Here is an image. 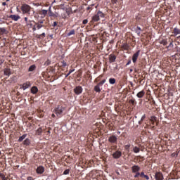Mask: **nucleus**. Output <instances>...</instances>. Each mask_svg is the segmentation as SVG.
Listing matches in <instances>:
<instances>
[{"label": "nucleus", "mask_w": 180, "mask_h": 180, "mask_svg": "<svg viewBox=\"0 0 180 180\" xmlns=\"http://www.w3.org/2000/svg\"><path fill=\"white\" fill-rule=\"evenodd\" d=\"M101 18H105V14L102 11H98L97 13L92 17V23H94V22H99Z\"/></svg>", "instance_id": "obj_1"}, {"label": "nucleus", "mask_w": 180, "mask_h": 180, "mask_svg": "<svg viewBox=\"0 0 180 180\" xmlns=\"http://www.w3.org/2000/svg\"><path fill=\"white\" fill-rule=\"evenodd\" d=\"M22 13H29L30 12V10L32 9V7L29 6V4H22L20 8Z\"/></svg>", "instance_id": "obj_2"}, {"label": "nucleus", "mask_w": 180, "mask_h": 180, "mask_svg": "<svg viewBox=\"0 0 180 180\" xmlns=\"http://www.w3.org/2000/svg\"><path fill=\"white\" fill-rule=\"evenodd\" d=\"M64 107L58 105V107L55 109V114L57 116H59V115H61L64 112Z\"/></svg>", "instance_id": "obj_3"}, {"label": "nucleus", "mask_w": 180, "mask_h": 180, "mask_svg": "<svg viewBox=\"0 0 180 180\" xmlns=\"http://www.w3.org/2000/svg\"><path fill=\"white\" fill-rule=\"evenodd\" d=\"M109 143L112 144H117V136L112 135L108 138Z\"/></svg>", "instance_id": "obj_4"}, {"label": "nucleus", "mask_w": 180, "mask_h": 180, "mask_svg": "<svg viewBox=\"0 0 180 180\" xmlns=\"http://www.w3.org/2000/svg\"><path fill=\"white\" fill-rule=\"evenodd\" d=\"M36 26H37V29L38 30H39V29H41V27H45L46 26L44 25H43V23H44V20H38L37 22H34Z\"/></svg>", "instance_id": "obj_5"}, {"label": "nucleus", "mask_w": 180, "mask_h": 180, "mask_svg": "<svg viewBox=\"0 0 180 180\" xmlns=\"http://www.w3.org/2000/svg\"><path fill=\"white\" fill-rule=\"evenodd\" d=\"M20 89H23V91L27 89V88H30L32 86V84H30V82H26L23 84L20 85Z\"/></svg>", "instance_id": "obj_6"}, {"label": "nucleus", "mask_w": 180, "mask_h": 180, "mask_svg": "<svg viewBox=\"0 0 180 180\" xmlns=\"http://www.w3.org/2000/svg\"><path fill=\"white\" fill-rule=\"evenodd\" d=\"M74 92L76 95H80V94H82V86H77L74 89Z\"/></svg>", "instance_id": "obj_7"}, {"label": "nucleus", "mask_w": 180, "mask_h": 180, "mask_svg": "<svg viewBox=\"0 0 180 180\" xmlns=\"http://www.w3.org/2000/svg\"><path fill=\"white\" fill-rule=\"evenodd\" d=\"M139 56H140V50L137 51L132 56V61L134 63L137 62V59L139 58Z\"/></svg>", "instance_id": "obj_8"}, {"label": "nucleus", "mask_w": 180, "mask_h": 180, "mask_svg": "<svg viewBox=\"0 0 180 180\" xmlns=\"http://www.w3.org/2000/svg\"><path fill=\"white\" fill-rule=\"evenodd\" d=\"M155 178L156 180H164V176L161 172H156L155 174Z\"/></svg>", "instance_id": "obj_9"}, {"label": "nucleus", "mask_w": 180, "mask_h": 180, "mask_svg": "<svg viewBox=\"0 0 180 180\" xmlns=\"http://www.w3.org/2000/svg\"><path fill=\"white\" fill-rule=\"evenodd\" d=\"M112 157L115 159L117 160L122 157V152L120 150H117L115 153L112 154Z\"/></svg>", "instance_id": "obj_10"}, {"label": "nucleus", "mask_w": 180, "mask_h": 180, "mask_svg": "<svg viewBox=\"0 0 180 180\" xmlns=\"http://www.w3.org/2000/svg\"><path fill=\"white\" fill-rule=\"evenodd\" d=\"M131 171L134 174H136V172H139L140 171V167L139 165H134L131 167Z\"/></svg>", "instance_id": "obj_11"}, {"label": "nucleus", "mask_w": 180, "mask_h": 180, "mask_svg": "<svg viewBox=\"0 0 180 180\" xmlns=\"http://www.w3.org/2000/svg\"><path fill=\"white\" fill-rule=\"evenodd\" d=\"M37 173L41 174L43 172H44V167L43 166H39L36 169Z\"/></svg>", "instance_id": "obj_12"}, {"label": "nucleus", "mask_w": 180, "mask_h": 180, "mask_svg": "<svg viewBox=\"0 0 180 180\" xmlns=\"http://www.w3.org/2000/svg\"><path fill=\"white\" fill-rule=\"evenodd\" d=\"M109 61L110 63H115V61H116V56L110 54L109 56Z\"/></svg>", "instance_id": "obj_13"}, {"label": "nucleus", "mask_w": 180, "mask_h": 180, "mask_svg": "<svg viewBox=\"0 0 180 180\" xmlns=\"http://www.w3.org/2000/svg\"><path fill=\"white\" fill-rule=\"evenodd\" d=\"M144 95H146V91H144V90H142L136 94V96L137 98H141L144 96Z\"/></svg>", "instance_id": "obj_14"}, {"label": "nucleus", "mask_w": 180, "mask_h": 180, "mask_svg": "<svg viewBox=\"0 0 180 180\" xmlns=\"http://www.w3.org/2000/svg\"><path fill=\"white\" fill-rule=\"evenodd\" d=\"M10 18L11 19H12V20H15V22H17V20H19V19H20V16L16 15H11Z\"/></svg>", "instance_id": "obj_15"}, {"label": "nucleus", "mask_w": 180, "mask_h": 180, "mask_svg": "<svg viewBox=\"0 0 180 180\" xmlns=\"http://www.w3.org/2000/svg\"><path fill=\"white\" fill-rule=\"evenodd\" d=\"M4 75H7L8 77H9L11 74H12V72H11V69H8V68H5L4 70Z\"/></svg>", "instance_id": "obj_16"}, {"label": "nucleus", "mask_w": 180, "mask_h": 180, "mask_svg": "<svg viewBox=\"0 0 180 180\" xmlns=\"http://www.w3.org/2000/svg\"><path fill=\"white\" fill-rule=\"evenodd\" d=\"M121 49H122V50L128 51L130 49V46L125 43L122 45Z\"/></svg>", "instance_id": "obj_17"}, {"label": "nucleus", "mask_w": 180, "mask_h": 180, "mask_svg": "<svg viewBox=\"0 0 180 180\" xmlns=\"http://www.w3.org/2000/svg\"><path fill=\"white\" fill-rule=\"evenodd\" d=\"M37 92H39V89H37V86H34L31 88V94H36Z\"/></svg>", "instance_id": "obj_18"}, {"label": "nucleus", "mask_w": 180, "mask_h": 180, "mask_svg": "<svg viewBox=\"0 0 180 180\" xmlns=\"http://www.w3.org/2000/svg\"><path fill=\"white\" fill-rule=\"evenodd\" d=\"M160 44H162V46H167L168 44V41L165 39H160L159 41Z\"/></svg>", "instance_id": "obj_19"}, {"label": "nucleus", "mask_w": 180, "mask_h": 180, "mask_svg": "<svg viewBox=\"0 0 180 180\" xmlns=\"http://www.w3.org/2000/svg\"><path fill=\"white\" fill-rule=\"evenodd\" d=\"M135 32L138 34V36H140V34H141V32H143V30H141L140 27H136Z\"/></svg>", "instance_id": "obj_20"}, {"label": "nucleus", "mask_w": 180, "mask_h": 180, "mask_svg": "<svg viewBox=\"0 0 180 180\" xmlns=\"http://www.w3.org/2000/svg\"><path fill=\"white\" fill-rule=\"evenodd\" d=\"M34 70H36V65H32L29 68L28 71H29V72H32L34 71Z\"/></svg>", "instance_id": "obj_21"}, {"label": "nucleus", "mask_w": 180, "mask_h": 180, "mask_svg": "<svg viewBox=\"0 0 180 180\" xmlns=\"http://www.w3.org/2000/svg\"><path fill=\"white\" fill-rule=\"evenodd\" d=\"M27 136V134H25L22 136H20V138L18 139V142L21 143L22 141L26 139Z\"/></svg>", "instance_id": "obj_22"}, {"label": "nucleus", "mask_w": 180, "mask_h": 180, "mask_svg": "<svg viewBox=\"0 0 180 180\" xmlns=\"http://www.w3.org/2000/svg\"><path fill=\"white\" fill-rule=\"evenodd\" d=\"M22 144L24 146H30V140L29 139H26L23 142Z\"/></svg>", "instance_id": "obj_23"}, {"label": "nucleus", "mask_w": 180, "mask_h": 180, "mask_svg": "<svg viewBox=\"0 0 180 180\" xmlns=\"http://www.w3.org/2000/svg\"><path fill=\"white\" fill-rule=\"evenodd\" d=\"M42 131H43V129H41V127H39V128L36 131V134H37V136H41Z\"/></svg>", "instance_id": "obj_24"}, {"label": "nucleus", "mask_w": 180, "mask_h": 180, "mask_svg": "<svg viewBox=\"0 0 180 180\" xmlns=\"http://www.w3.org/2000/svg\"><path fill=\"white\" fill-rule=\"evenodd\" d=\"M173 33L175 36L180 34V30L176 27L174 29Z\"/></svg>", "instance_id": "obj_25"}, {"label": "nucleus", "mask_w": 180, "mask_h": 180, "mask_svg": "<svg viewBox=\"0 0 180 180\" xmlns=\"http://www.w3.org/2000/svg\"><path fill=\"white\" fill-rule=\"evenodd\" d=\"M141 177L146 178V179H147V180L150 179V177L148 176V175L144 174V172H141Z\"/></svg>", "instance_id": "obj_26"}, {"label": "nucleus", "mask_w": 180, "mask_h": 180, "mask_svg": "<svg viewBox=\"0 0 180 180\" xmlns=\"http://www.w3.org/2000/svg\"><path fill=\"white\" fill-rule=\"evenodd\" d=\"M109 82H110V84H111V85H115V84H116V79L110 78L109 79Z\"/></svg>", "instance_id": "obj_27"}, {"label": "nucleus", "mask_w": 180, "mask_h": 180, "mask_svg": "<svg viewBox=\"0 0 180 180\" xmlns=\"http://www.w3.org/2000/svg\"><path fill=\"white\" fill-rule=\"evenodd\" d=\"M94 91L95 92H101V86H98V84L96 86H94Z\"/></svg>", "instance_id": "obj_28"}, {"label": "nucleus", "mask_w": 180, "mask_h": 180, "mask_svg": "<svg viewBox=\"0 0 180 180\" xmlns=\"http://www.w3.org/2000/svg\"><path fill=\"white\" fill-rule=\"evenodd\" d=\"M37 39H44L46 37V33L43 32L41 34L37 35Z\"/></svg>", "instance_id": "obj_29"}, {"label": "nucleus", "mask_w": 180, "mask_h": 180, "mask_svg": "<svg viewBox=\"0 0 180 180\" xmlns=\"http://www.w3.org/2000/svg\"><path fill=\"white\" fill-rule=\"evenodd\" d=\"M133 151L134 153H135L136 154H137V153H140V148L135 146L133 148Z\"/></svg>", "instance_id": "obj_30"}, {"label": "nucleus", "mask_w": 180, "mask_h": 180, "mask_svg": "<svg viewBox=\"0 0 180 180\" xmlns=\"http://www.w3.org/2000/svg\"><path fill=\"white\" fill-rule=\"evenodd\" d=\"M72 34H75V30H72L71 31H70V32L67 34V36L70 37Z\"/></svg>", "instance_id": "obj_31"}, {"label": "nucleus", "mask_w": 180, "mask_h": 180, "mask_svg": "<svg viewBox=\"0 0 180 180\" xmlns=\"http://www.w3.org/2000/svg\"><path fill=\"white\" fill-rule=\"evenodd\" d=\"M61 64V67H63V68H65V67H67V63L65 60H63Z\"/></svg>", "instance_id": "obj_32"}, {"label": "nucleus", "mask_w": 180, "mask_h": 180, "mask_svg": "<svg viewBox=\"0 0 180 180\" xmlns=\"http://www.w3.org/2000/svg\"><path fill=\"white\" fill-rule=\"evenodd\" d=\"M129 103H131L133 105V106H134V105H136L137 103H136V100L131 99V100H129Z\"/></svg>", "instance_id": "obj_33"}, {"label": "nucleus", "mask_w": 180, "mask_h": 180, "mask_svg": "<svg viewBox=\"0 0 180 180\" xmlns=\"http://www.w3.org/2000/svg\"><path fill=\"white\" fill-rule=\"evenodd\" d=\"M105 82H106L105 79H103L101 82H100L97 85L102 86V85H103V84H105Z\"/></svg>", "instance_id": "obj_34"}, {"label": "nucleus", "mask_w": 180, "mask_h": 180, "mask_svg": "<svg viewBox=\"0 0 180 180\" xmlns=\"http://www.w3.org/2000/svg\"><path fill=\"white\" fill-rule=\"evenodd\" d=\"M150 122H157V117L155 116H152L150 117Z\"/></svg>", "instance_id": "obj_35"}, {"label": "nucleus", "mask_w": 180, "mask_h": 180, "mask_svg": "<svg viewBox=\"0 0 180 180\" xmlns=\"http://www.w3.org/2000/svg\"><path fill=\"white\" fill-rule=\"evenodd\" d=\"M146 119V115H143L141 119V120L139 122V124H141L143 120Z\"/></svg>", "instance_id": "obj_36"}, {"label": "nucleus", "mask_w": 180, "mask_h": 180, "mask_svg": "<svg viewBox=\"0 0 180 180\" xmlns=\"http://www.w3.org/2000/svg\"><path fill=\"white\" fill-rule=\"evenodd\" d=\"M75 71V69L70 70L69 72L65 75V78H67L72 72H74Z\"/></svg>", "instance_id": "obj_37"}, {"label": "nucleus", "mask_w": 180, "mask_h": 180, "mask_svg": "<svg viewBox=\"0 0 180 180\" xmlns=\"http://www.w3.org/2000/svg\"><path fill=\"white\" fill-rule=\"evenodd\" d=\"M0 32L1 33H6V28L5 27L0 28Z\"/></svg>", "instance_id": "obj_38"}, {"label": "nucleus", "mask_w": 180, "mask_h": 180, "mask_svg": "<svg viewBox=\"0 0 180 180\" xmlns=\"http://www.w3.org/2000/svg\"><path fill=\"white\" fill-rule=\"evenodd\" d=\"M51 64V60H47L45 63L44 65H50Z\"/></svg>", "instance_id": "obj_39"}, {"label": "nucleus", "mask_w": 180, "mask_h": 180, "mask_svg": "<svg viewBox=\"0 0 180 180\" xmlns=\"http://www.w3.org/2000/svg\"><path fill=\"white\" fill-rule=\"evenodd\" d=\"M70 174V169H67L64 171L63 175H68Z\"/></svg>", "instance_id": "obj_40"}, {"label": "nucleus", "mask_w": 180, "mask_h": 180, "mask_svg": "<svg viewBox=\"0 0 180 180\" xmlns=\"http://www.w3.org/2000/svg\"><path fill=\"white\" fill-rule=\"evenodd\" d=\"M124 149L127 150V151H130V144L126 145Z\"/></svg>", "instance_id": "obj_41"}, {"label": "nucleus", "mask_w": 180, "mask_h": 180, "mask_svg": "<svg viewBox=\"0 0 180 180\" xmlns=\"http://www.w3.org/2000/svg\"><path fill=\"white\" fill-rule=\"evenodd\" d=\"M136 174L134 175V178H139V176H141V173L137 172L135 173Z\"/></svg>", "instance_id": "obj_42"}, {"label": "nucleus", "mask_w": 180, "mask_h": 180, "mask_svg": "<svg viewBox=\"0 0 180 180\" xmlns=\"http://www.w3.org/2000/svg\"><path fill=\"white\" fill-rule=\"evenodd\" d=\"M47 10H42L41 11V13L42 15H44V16H46V15H47Z\"/></svg>", "instance_id": "obj_43"}, {"label": "nucleus", "mask_w": 180, "mask_h": 180, "mask_svg": "<svg viewBox=\"0 0 180 180\" xmlns=\"http://www.w3.org/2000/svg\"><path fill=\"white\" fill-rule=\"evenodd\" d=\"M118 0H111V4L112 5H116L117 4Z\"/></svg>", "instance_id": "obj_44"}, {"label": "nucleus", "mask_w": 180, "mask_h": 180, "mask_svg": "<svg viewBox=\"0 0 180 180\" xmlns=\"http://www.w3.org/2000/svg\"><path fill=\"white\" fill-rule=\"evenodd\" d=\"M24 19H25V22L26 23V26H29V21L27 20V17H25Z\"/></svg>", "instance_id": "obj_45"}, {"label": "nucleus", "mask_w": 180, "mask_h": 180, "mask_svg": "<svg viewBox=\"0 0 180 180\" xmlns=\"http://www.w3.org/2000/svg\"><path fill=\"white\" fill-rule=\"evenodd\" d=\"M169 47H174V44L172 41L169 43V46H167V49H169Z\"/></svg>", "instance_id": "obj_46"}, {"label": "nucleus", "mask_w": 180, "mask_h": 180, "mask_svg": "<svg viewBox=\"0 0 180 180\" xmlns=\"http://www.w3.org/2000/svg\"><path fill=\"white\" fill-rule=\"evenodd\" d=\"M37 29V25H36V24L33 26L32 27V30L33 32H36V30Z\"/></svg>", "instance_id": "obj_47"}, {"label": "nucleus", "mask_w": 180, "mask_h": 180, "mask_svg": "<svg viewBox=\"0 0 180 180\" xmlns=\"http://www.w3.org/2000/svg\"><path fill=\"white\" fill-rule=\"evenodd\" d=\"M82 23H83V25H86V23H88V20H86V19L84 20Z\"/></svg>", "instance_id": "obj_48"}, {"label": "nucleus", "mask_w": 180, "mask_h": 180, "mask_svg": "<svg viewBox=\"0 0 180 180\" xmlns=\"http://www.w3.org/2000/svg\"><path fill=\"white\" fill-rule=\"evenodd\" d=\"M2 180L5 179L6 177L5 176V174H2L1 177Z\"/></svg>", "instance_id": "obj_49"}, {"label": "nucleus", "mask_w": 180, "mask_h": 180, "mask_svg": "<svg viewBox=\"0 0 180 180\" xmlns=\"http://www.w3.org/2000/svg\"><path fill=\"white\" fill-rule=\"evenodd\" d=\"M27 180H34L32 176L27 177Z\"/></svg>", "instance_id": "obj_50"}, {"label": "nucleus", "mask_w": 180, "mask_h": 180, "mask_svg": "<svg viewBox=\"0 0 180 180\" xmlns=\"http://www.w3.org/2000/svg\"><path fill=\"white\" fill-rule=\"evenodd\" d=\"M28 23H29V26H30V27H32L33 26V24H32V21L30 20L28 22Z\"/></svg>", "instance_id": "obj_51"}, {"label": "nucleus", "mask_w": 180, "mask_h": 180, "mask_svg": "<svg viewBox=\"0 0 180 180\" xmlns=\"http://www.w3.org/2000/svg\"><path fill=\"white\" fill-rule=\"evenodd\" d=\"M57 25H58V22L55 21L53 22V27H56V26H57Z\"/></svg>", "instance_id": "obj_52"}, {"label": "nucleus", "mask_w": 180, "mask_h": 180, "mask_svg": "<svg viewBox=\"0 0 180 180\" xmlns=\"http://www.w3.org/2000/svg\"><path fill=\"white\" fill-rule=\"evenodd\" d=\"M4 64V60H0V65H2Z\"/></svg>", "instance_id": "obj_53"}, {"label": "nucleus", "mask_w": 180, "mask_h": 180, "mask_svg": "<svg viewBox=\"0 0 180 180\" xmlns=\"http://www.w3.org/2000/svg\"><path fill=\"white\" fill-rule=\"evenodd\" d=\"M131 63V60H129L128 61V63H127V65H129Z\"/></svg>", "instance_id": "obj_54"}, {"label": "nucleus", "mask_w": 180, "mask_h": 180, "mask_svg": "<svg viewBox=\"0 0 180 180\" xmlns=\"http://www.w3.org/2000/svg\"><path fill=\"white\" fill-rule=\"evenodd\" d=\"M2 5H3V6H5L6 5V2H3Z\"/></svg>", "instance_id": "obj_55"}, {"label": "nucleus", "mask_w": 180, "mask_h": 180, "mask_svg": "<svg viewBox=\"0 0 180 180\" xmlns=\"http://www.w3.org/2000/svg\"><path fill=\"white\" fill-rule=\"evenodd\" d=\"M89 9H91V8L90 6L86 8V11H89Z\"/></svg>", "instance_id": "obj_56"}, {"label": "nucleus", "mask_w": 180, "mask_h": 180, "mask_svg": "<svg viewBox=\"0 0 180 180\" xmlns=\"http://www.w3.org/2000/svg\"><path fill=\"white\" fill-rule=\"evenodd\" d=\"M115 172H116V174H117V175H120V173H119L118 171H116Z\"/></svg>", "instance_id": "obj_57"}, {"label": "nucleus", "mask_w": 180, "mask_h": 180, "mask_svg": "<svg viewBox=\"0 0 180 180\" xmlns=\"http://www.w3.org/2000/svg\"><path fill=\"white\" fill-rule=\"evenodd\" d=\"M51 117H56V115L52 114Z\"/></svg>", "instance_id": "obj_58"}, {"label": "nucleus", "mask_w": 180, "mask_h": 180, "mask_svg": "<svg viewBox=\"0 0 180 180\" xmlns=\"http://www.w3.org/2000/svg\"><path fill=\"white\" fill-rule=\"evenodd\" d=\"M152 124L153 125L155 124V122H152Z\"/></svg>", "instance_id": "obj_59"}, {"label": "nucleus", "mask_w": 180, "mask_h": 180, "mask_svg": "<svg viewBox=\"0 0 180 180\" xmlns=\"http://www.w3.org/2000/svg\"><path fill=\"white\" fill-rule=\"evenodd\" d=\"M130 72H133V69H130Z\"/></svg>", "instance_id": "obj_60"}, {"label": "nucleus", "mask_w": 180, "mask_h": 180, "mask_svg": "<svg viewBox=\"0 0 180 180\" xmlns=\"http://www.w3.org/2000/svg\"><path fill=\"white\" fill-rule=\"evenodd\" d=\"M2 174H3V173H0V178H1V176H2Z\"/></svg>", "instance_id": "obj_61"}, {"label": "nucleus", "mask_w": 180, "mask_h": 180, "mask_svg": "<svg viewBox=\"0 0 180 180\" xmlns=\"http://www.w3.org/2000/svg\"><path fill=\"white\" fill-rule=\"evenodd\" d=\"M47 133H50V130H48V131H47Z\"/></svg>", "instance_id": "obj_62"}, {"label": "nucleus", "mask_w": 180, "mask_h": 180, "mask_svg": "<svg viewBox=\"0 0 180 180\" xmlns=\"http://www.w3.org/2000/svg\"><path fill=\"white\" fill-rule=\"evenodd\" d=\"M131 86H133V83L132 82H131Z\"/></svg>", "instance_id": "obj_63"}, {"label": "nucleus", "mask_w": 180, "mask_h": 180, "mask_svg": "<svg viewBox=\"0 0 180 180\" xmlns=\"http://www.w3.org/2000/svg\"><path fill=\"white\" fill-rule=\"evenodd\" d=\"M4 180H8V178L6 177L5 179H4Z\"/></svg>", "instance_id": "obj_64"}]
</instances>
